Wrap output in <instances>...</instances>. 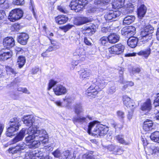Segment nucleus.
I'll return each mask as SVG.
<instances>
[{"instance_id":"1","label":"nucleus","mask_w":159,"mask_h":159,"mask_svg":"<svg viewBox=\"0 0 159 159\" xmlns=\"http://www.w3.org/2000/svg\"><path fill=\"white\" fill-rule=\"evenodd\" d=\"M153 30L154 28L150 25H148L141 31L138 39L134 37H129L127 41L128 45L131 48H134L136 46L138 41L141 43L140 44L146 43L152 38Z\"/></svg>"},{"instance_id":"2","label":"nucleus","mask_w":159,"mask_h":159,"mask_svg":"<svg viewBox=\"0 0 159 159\" xmlns=\"http://www.w3.org/2000/svg\"><path fill=\"white\" fill-rule=\"evenodd\" d=\"M27 134L29 135L25 138L26 143L30 144L35 139L40 140L43 144H46L48 142V136L44 129L38 130L29 128L27 130Z\"/></svg>"},{"instance_id":"3","label":"nucleus","mask_w":159,"mask_h":159,"mask_svg":"<svg viewBox=\"0 0 159 159\" xmlns=\"http://www.w3.org/2000/svg\"><path fill=\"white\" fill-rule=\"evenodd\" d=\"M108 131L107 127L98 123L97 121H94L89 123L88 125V132L92 133L93 134L103 136L106 134Z\"/></svg>"},{"instance_id":"4","label":"nucleus","mask_w":159,"mask_h":159,"mask_svg":"<svg viewBox=\"0 0 159 159\" xmlns=\"http://www.w3.org/2000/svg\"><path fill=\"white\" fill-rule=\"evenodd\" d=\"M40 119L33 115H27L23 117L22 121L26 126L30 127L29 128H32L33 129H38L39 128V125L40 122Z\"/></svg>"},{"instance_id":"5","label":"nucleus","mask_w":159,"mask_h":159,"mask_svg":"<svg viewBox=\"0 0 159 159\" xmlns=\"http://www.w3.org/2000/svg\"><path fill=\"white\" fill-rule=\"evenodd\" d=\"M21 120L20 118L14 117L11 119L9 123L10 127L8 128L6 132L7 136L11 137L15 134L20 126Z\"/></svg>"},{"instance_id":"6","label":"nucleus","mask_w":159,"mask_h":159,"mask_svg":"<svg viewBox=\"0 0 159 159\" xmlns=\"http://www.w3.org/2000/svg\"><path fill=\"white\" fill-rule=\"evenodd\" d=\"M88 3L87 0H73L70 5L71 9L76 12H78L84 7Z\"/></svg>"},{"instance_id":"7","label":"nucleus","mask_w":159,"mask_h":159,"mask_svg":"<svg viewBox=\"0 0 159 159\" xmlns=\"http://www.w3.org/2000/svg\"><path fill=\"white\" fill-rule=\"evenodd\" d=\"M44 151L45 149L43 148L27 152L25 155V158L26 159H40L43 155Z\"/></svg>"},{"instance_id":"8","label":"nucleus","mask_w":159,"mask_h":159,"mask_svg":"<svg viewBox=\"0 0 159 159\" xmlns=\"http://www.w3.org/2000/svg\"><path fill=\"white\" fill-rule=\"evenodd\" d=\"M23 11L21 9H16L10 12L8 18L10 21L15 22L20 19L23 16Z\"/></svg>"},{"instance_id":"9","label":"nucleus","mask_w":159,"mask_h":159,"mask_svg":"<svg viewBox=\"0 0 159 159\" xmlns=\"http://www.w3.org/2000/svg\"><path fill=\"white\" fill-rule=\"evenodd\" d=\"M93 82L92 85H93L96 89L99 91L104 88L108 83L104 77L100 76L94 80Z\"/></svg>"},{"instance_id":"10","label":"nucleus","mask_w":159,"mask_h":159,"mask_svg":"<svg viewBox=\"0 0 159 159\" xmlns=\"http://www.w3.org/2000/svg\"><path fill=\"white\" fill-rule=\"evenodd\" d=\"M73 54L79 61H83L85 60L86 57L85 51L83 48L77 47L73 52Z\"/></svg>"},{"instance_id":"11","label":"nucleus","mask_w":159,"mask_h":159,"mask_svg":"<svg viewBox=\"0 0 159 159\" xmlns=\"http://www.w3.org/2000/svg\"><path fill=\"white\" fill-rule=\"evenodd\" d=\"M125 47L121 43L117 44L108 48L109 52L111 54L119 55L124 52Z\"/></svg>"},{"instance_id":"12","label":"nucleus","mask_w":159,"mask_h":159,"mask_svg":"<svg viewBox=\"0 0 159 159\" xmlns=\"http://www.w3.org/2000/svg\"><path fill=\"white\" fill-rule=\"evenodd\" d=\"M121 12L119 11H114L111 10L106 13L104 17L106 20H116L120 15Z\"/></svg>"},{"instance_id":"13","label":"nucleus","mask_w":159,"mask_h":159,"mask_svg":"<svg viewBox=\"0 0 159 159\" xmlns=\"http://www.w3.org/2000/svg\"><path fill=\"white\" fill-rule=\"evenodd\" d=\"M136 29L134 26L125 27L122 29L121 33L123 35L127 37L133 36L135 33Z\"/></svg>"},{"instance_id":"14","label":"nucleus","mask_w":159,"mask_h":159,"mask_svg":"<svg viewBox=\"0 0 159 159\" xmlns=\"http://www.w3.org/2000/svg\"><path fill=\"white\" fill-rule=\"evenodd\" d=\"M123 100L124 104L131 110H134L136 106L133 101L127 95H125L123 96Z\"/></svg>"},{"instance_id":"15","label":"nucleus","mask_w":159,"mask_h":159,"mask_svg":"<svg viewBox=\"0 0 159 159\" xmlns=\"http://www.w3.org/2000/svg\"><path fill=\"white\" fill-rule=\"evenodd\" d=\"M93 119L92 117L89 115H87L86 117L81 116H78L75 117L73 119V121L74 123H77L80 124H83L84 123H86L88 121V120H91Z\"/></svg>"},{"instance_id":"16","label":"nucleus","mask_w":159,"mask_h":159,"mask_svg":"<svg viewBox=\"0 0 159 159\" xmlns=\"http://www.w3.org/2000/svg\"><path fill=\"white\" fill-rule=\"evenodd\" d=\"M26 148V145L24 142H21L15 147L10 148L8 151L9 153L15 154L24 150Z\"/></svg>"},{"instance_id":"17","label":"nucleus","mask_w":159,"mask_h":159,"mask_svg":"<svg viewBox=\"0 0 159 159\" xmlns=\"http://www.w3.org/2000/svg\"><path fill=\"white\" fill-rule=\"evenodd\" d=\"M98 91L93 85H91L86 91L85 94L87 96L90 97L91 98H94L96 96Z\"/></svg>"},{"instance_id":"18","label":"nucleus","mask_w":159,"mask_h":159,"mask_svg":"<svg viewBox=\"0 0 159 159\" xmlns=\"http://www.w3.org/2000/svg\"><path fill=\"white\" fill-rule=\"evenodd\" d=\"M54 93L57 96L65 94L67 92L66 88L61 85H58L53 89Z\"/></svg>"},{"instance_id":"19","label":"nucleus","mask_w":159,"mask_h":159,"mask_svg":"<svg viewBox=\"0 0 159 159\" xmlns=\"http://www.w3.org/2000/svg\"><path fill=\"white\" fill-rule=\"evenodd\" d=\"M26 129H22L19 133L18 134L11 140V143L14 144L21 141L25 136Z\"/></svg>"},{"instance_id":"20","label":"nucleus","mask_w":159,"mask_h":159,"mask_svg":"<svg viewBox=\"0 0 159 159\" xmlns=\"http://www.w3.org/2000/svg\"><path fill=\"white\" fill-rule=\"evenodd\" d=\"M96 28V26L93 25L90 26H86L83 29L82 32L86 36L91 35L95 32Z\"/></svg>"},{"instance_id":"21","label":"nucleus","mask_w":159,"mask_h":159,"mask_svg":"<svg viewBox=\"0 0 159 159\" xmlns=\"http://www.w3.org/2000/svg\"><path fill=\"white\" fill-rule=\"evenodd\" d=\"M107 149L109 151L112 152L113 153L115 154H120L123 152L121 147L114 145L108 146Z\"/></svg>"},{"instance_id":"22","label":"nucleus","mask_w":159,"mask_h":159,"mask_svg":"<svg viewBox=\"0 0 159 159\" xmlns=\"http://www.w3.org/2000/svg\"><path fill=\"white\" fill-rule=\"evenodd\" d=\"M15 44L14 39L11 37L5 38L3 42V45L7 48H9L14 46Z\"/></svg>"},{"instance_id":"23","label":"nucleus","mask_w":159,"mask_h":159,"mask_svg":"<svg viewBox=\"0 0 159 159\" xmlns=\"http://www.w3.org/2000/svg\"><path fill=\"white\" fill-rule=\"evenodd\" d=\"M29 38V36L27 34L25 33H22L18 36L17 40L20 44L25 45L26 44Z\"/></svg>"},{"instance_id":"24","label":"nucleus","mask_w":159,"mask_h":159,"mask_svg":"<svg viewBox=\"0 0 159 159\" xmlns=\"http://www.w3.org/2000/svg\"><path fill=\"white\" fill-rule=\"evenodd\" d=\"M153 122L151 120H147L143 123V129L145 132H148L153 129Z\"/></svg>"},{"instance_id":"25","label":"nucleus","mask_w":159,"mask_h":159,"mask_svg":"<svg viewBox=\"0 0 159 159\" xmlns=\"http://www.w3.org/2000/svg\"><path fill=\"white\" fill-rule=\"evenodd\" d=\"M152 104L150 99H147L146 101L144 102L141 105V109L143 111H150L152 109Z\"/></svg>"},{"instance_id":"26","label":"nucleus","mask_w":159,"mask_h":159,"mask_svg":"<svg viewBox=\"0 0 159 159\" xmlns=\"http://www.w3.org/2000/svg\"><path fill=\"white\" fill-rule=\"evenodd\" d=\"M90 71L87 69H83L80 71V78L83 80L89 77L91 75Z\"/></svg>"},{"instance_id":"27","label":"nucleus","mask_w":159,"mask_h":159,"mask_svg":"<svg viewBox=\"0 0 159 159\" xmlns=\"http://www.w3.org/2000/svg\"><path fill=\"white\" fill-rule=\"evenodd\" d=\"M108 37L109 42L111 43H115L118 42L120 39V36L115 33L111 34Z\"/></svg>"},{"instance_id":"28","label":"nucleus","mask_w":159,"mask_h":159,"mask_svg":"<svg viewBox=\"0 0 159 159\" xmlns=\"http://www.w3.org/2000/svg\"><path fill=\"white\" fill-rule=\"evenodd\" d=\"M56 22L59 24L66 23L68 20V17L64 15H59L55 18Z\"/></svg>"},{"instance_id":"29","label":"nucleus","mask_w":159,"mask_h":159,"mask_svg":"<svg viewBox=\"0 0 159 159\" xmlns=\"http://www.w3.org/2000/svg\"><path fill=\"white\" fill-rule=\"evenodd\" d=\"M147 8L144 5H142L138 9V15L139 19L143 17L146 12Z\"/></svg>"},{"instance_id":"30","label":"nucleus","mask_w":159,"mask_h":159,"mask_svg":"<svg viewBox=\"0 0 159 159\" xmlns=\"http://www.w3.org/2000/svg\"><path fill=\"white\" fill-rule=\"evenodd\" d=\"M74 109L75 112L77 114H79L84 111L82 104L80 102L77 103L74 105Z\"/></svg>"},{"instance_id":"31","label":"nucleus","mask_w":159,"mask_h":159,"mask_svg":"<svg viewBox=\"0 0 159 159\" xmlns=\"http://www.w3.org/2000/svg\"><path fill=\"white\" fill-rule=\"evenodd\" d=\"M135 17L134 16H127L125 17L123 21L124 25H128L133 23L135 20Z\"/></svg>"},{"instance_id":"32","label":"nucleus","mask_w":159,"mask_h":159,"mask_svg":"<svg viewBox=\"0 0 159 159\" xmlns=\"http://www.w3.org/2000/svg\"><path fill=\"white\" fill-rule=\"evenodd\" d=\"M62 157L65 159H75L74 154L70 152L69 150H66L63 152Z\"/></svg>"},{"instance_id":"33","label":"nucleus","mask_w":159,"mask_h":159,"mask_svg":"<svg viewBox=\"0 0 159 159\" xmlns=\"http://www.w3.org/2000/svg\"><path fill=\"white\" fill-rule=\"evenodd\" d=\"M88 21L86 18L78 17L74 21V24L76 25H80Z\"/></svg>"},{"instance_id":"34","label":"nucleus","mask_w":159,"mask_h":159,"mask_svg":"<svg viewBox=\"0 0 159 159\" xmlns=\"http://www.w3.org/2000/svg\"><path fill=\"white\" fill-rule=\"evenodd\" d=\"M152 141L159 143V131H155L152 133L150 136Z\"/></svg>"},{"instance_id":"35","label":"nucleus","mask_w":159,"mask_h":159,"mask_svg":"<svg viewBox=\"0 0 159 159\" xmlns=\"http://www.w3.org/2000/svg\"><path fill=\"white\" fill-rule=\"evenodd\" d=\"M74 98L71 96L66 95L63 98V100L66 105V107H68L74 100Z\"/></svg>"},{"instance_id":"36","label":"nucleus","mask_w":159,"mask_h":159,"mask_svg":"<svg viewBox=\"0 0 159 159\" xmlns=\"http://www.w3.org/2000/svg\"><path fill=\"white\" fill-rule=\"evenodd\" d=\"M157 153H159V147L151 146L148 148L147 153L148 155H150Z\"/></svg>"},{"instance_id":"37","label":"nucleus","mask_w":159,"mask_h":159,"mask_svg":"<svg viewBox=\"0 0 159 159\" xmlns=\"http://www.w3.org/2000/svg\"><path fill=\"white\" fill-rule=\"evenodd\" d=\"M12 55L10 52H5L0 54V61H4L10 58Z\"/></svg>"},{"instance_id":"38","label":"nucleus","mask_w":159,"mask_h":159,"mask_svg":"<svg viewBox=\"0 0 159 159\" xmlns=\"http://www.w3.org/2000/svg\"><path fill=\"white\" fill-rule=\"evenodd\" d=\"M26 59L25 57L23 56H19L18 58L17 64L20 68H22L25 63Z\"/></svg>"},{"instance_id":"39","label":"nucleus","mask_w":159,"mask_h":159,"mask_svg":"<svg viewBox=\"0 0 159 159\" xmlns=\"http://www.w3.org/2000/svg\"><path fill=\"white\" fill-rule=\"evenodd\" d=\"M51 45L50 46L46 51V52H49L54 50L58 48L57 45V43L56 41H51Z\"/></svg>"},{"instance_id":"40","label":"nucleus","mask_w":159,"mask_h":159,"mask_svg":"<svg viewBox=\"0 0 159 159\" xmlns=\"http://www.w3.org/2000/svg\"><path fill=\"white\" fill-rule=\"evenodd\" d=\"M38 140H34L30 144H29L28 146L29 148H38L41 144L40 141H41Z\"/></svg>"},{"instance_id":"41","label":"nucleus","mask_w":159,"mask_h":159,"mask_svg":"<svg viewBox=\"0 0 159 159\" xmlns=\"http://www.w3.org/2000/svg\"><path fill=\"white\" fill-rule=\"evenodd\" d=\"M151 53V49L148 48L146 49L141 51L138 53L139 55H143L145 57H148Z\"/></svg>"},{"instance_id":"42","label":"nucleus","mask_w":159,"mask_h":159,"mask_svg":"<svg viewBox=\"0 0 159 159\" xmlns=\"http://www.w3.org/2000/svg\"><path fill=\"white\" fill-rule=\"evenodd\" d=\"M116 140L120 143L125 144V145H128L130 143L129 142H126L125 141L123 138V136L122 135H118L116 137Z\"/></svg>"},{"instance_id":"43","label":"nucleus","mask_w":159,"mask_h":159,"mask_svg":"<svg viewBox=\"0 0 159 159\" xmlns=\"http://www.w3.org/2000/svg\"><path fill=\"white\" fill-rule=\"evenodd\" d=\"M118 70L119 71V73L120 75V82L121 83L124 84L125 83L123 81V75L124 72L125 71V68L122 67H119Z\"/></svg>"},{"instance_id":"44","label":"nucleus","mask_w":159,"mask_h":159,"mask_svg":"<svg viewBox=\"0 0 159 159\" xmlns=\"http://www.w3.org/2000/svg\"><path fill=\"white\" fill-rule=\"evenodd\" d=\"M101 44L104 46H106L108 44L109 39L108 37L103 36L100 39Z\"/></svg>"},{"instance_id":"45","label":"nucleus","mask_w":159,"mask_h":159,"mask_svg":"<svg viewBox=\"0 0 159 159\" xmlns=\"http://www.w3.org/2000/svg\"><path fill=\"white\" fill-rule=\"evenodd\" d=\"M126 8H127V13H131L134 10V5L132 3L129 2L126 4Z\"/></svg>"},{"instance_id":"46","label":"nucleus","mask_w":159,"mask_h":159,"mask_svg":"<svg viewBox=\"0 0 159 159\" xmlns=\"http://www.w3.org/2000/svg\"><path fill=\"white\" fill-rule=\"evenodd\" d=\"M111 0H95L94 2L97 4L102 5L103 4H106L110 2Z\"/></svg>"},{"instance_id":"47","label":"nucleus","mask_w":159,"mask_h":159,"mask_svg":"<svg viewBox=\"0 0 159 159\" xmlns=\"http://www.w3.org/2000/svg\"><path fill=\"white\" fill-rule=\"evenodd\" d=\"M57 83V82L54 80H50L49 81L48 90H50Z\"/></svg>"},{"instance_id":"48","label":"nucleus","mask_w":159,"mask_h":159,"mask_svg":"<svg viewBox=\"0 0 159 159\" xmlns=\"http://www.w3.org/2000/svg\"><path fill=\"white\" fill-rule=\"evenodd\" d=\"M117 115L118 117L120 120H123L125 117L124 113L121 111H117Z\"/></svg>"},{"instance_id":"49","label":"nucleus","mask_w":159,"mask_h":159,"mask_svg":"<svg viewBox=\"0 0 159 159\" xmlns=\"http://www.w3.org/2000/svg\"><path fill=\"white\" fill-rule=\"evenodd\" d=\"M17 90L19 91L22 92L27 94H30V92L26 88L19 87L18 88Z\"/></svg>"},{"instance_id":"50","label":"nucleus","mask_w":159,"mask_h":159,"mask_svg":"<svg viewBox=\"0 0 159 159\" xmlns=\"http://www.w3.org/2000/svg\"><path fill=\"white\" fill-rule=\"evenodd\" d=\"M6 71L7 72V74H11V73L12 74H15L16 73L14 70L10 66H6Z\"/></svg>"},{"instance_id":"51","label":"nucleus","mask_w":159,"mask_h":159,"mask_svg":"<svg viewBox=\"0 0 159 159\" xmlns=\"http://www.w3.org/2000/svg\"><path fill=\"white\" fill-rule=\"evenodd\" d=\"M24 3V0H13V3L14 5H23Z\"/></svg>"},{"instance_id":"52","label":"nucleus","mask_w":159,"mask_h":159,"mask_svg":"<svg viewBox=\"0 0 159 159\" xmlns=\"http://www.w3.org/2000/svg\"><path fill=\"white\" fill-rule=\"evenodd\" d=\"M55 103L56 105L60 107H66V105H65L64 102L61 101L60 100H58L55 102Z\"/></svg>"},{"instance_id":"53","label":"nucleus","mask_w":159,"mask_h":159,"mask_svg":"<svg viewBox=\"0 0 159 159\" xmlns=\"http://www.w3.org/2000/svg\"><path fill=\"white\" fill-rule=\"evenodd\" d=\"M83 157L84 159H95L94 156L91 154H84Z\"/></svg>"},{"instance_id":"54","label":"nucleus","mask_w":159,"mask_h":159,"mask_svg":"<svg viewBox=\"0 0 159 159\" xmlns=\"http://www.w3.org/2000/svg\"><path fill=\"white\" fill-rule=\"evenodd\" d=\"M116 91V88L115 86H113L109 88L108 90V94H112Z\"/></svg>"},{"instance_id":"55","label":"nucleus","mask_w":159,"mask_h":159,"mask_svg":"<svg viewBox=\"0 0 159 159\" xmlns=\"http://www.w3.org/2000/svg\"><path fill=\"white\" fill-rule=\"evenodd\" d=\"M57 9L59 11L62 13H66L68 12L67 10L63 6H59L58 7Z\"/></svg>"},{"instance_id":"56","label":"nucleus","mask_w":159,"mask_h":159,"mask_svg":"<svg viewBox=\"0 0 159 159\" xmlns=\"http://www.w3.org/2000/svg\"><path fill=\"white\" fill-rule=\"evenodd\" d=\"M53 155L55 157L57 158L59 157L61 155V153L60 151L58 149L56 150L52 153Z\"/></svg>"},{"instance_id":"57","label":"nucleus","mask_w":159,"mask_h":159,"mask_svg":"<svg viewBox=\"0 0 159 159\" xmlns=\"http://www.w3.org/2000/svg\"><path fill=\"white\" fill-rule=\"evenodd\" d=\"M73 26L70 25H67L62 27L63 30H64V31L66 32L69 29H71Z\"/></svg>"},{"instance_id":"58","label":"nucleus","mask_w":159,"mask_h":159,"mask_svg":"<svg viewBox=\"0 0 159 159\" xmlns=\"http://www.w3.org/2000/svg\"><path fill=\"white\" fill-rule=\"evenodd\" d=\"M154 104L156 107L159 106V93L157 94V98L155 100Z\"/></svg>"},{"instance_id":"59","label":"nucleus","mask_w":159,"mask_h":159,"mask_svg":"<svg viewBox=\"0 0 159 159\" xmlns=\"http://www.w3.org/2000/svg\"><path fill=\"white\" fill-rule=\"evenodd\" d=\"M133 110H131L130 111L128 112V114L127 115V118L129 120H130L132 118Z\"/></svg>"},{"instance_id":"60","label":"nucleus","mask_w":159,"mask_h":159,"mask_svg":"<svg viewBox=\"0 0 159 159\" xmlns=\"http://www.w3.org/2000/svg\"><path fill=\"white\" fill-rule=\"evenodd\" d=\"M101 31L102 32L106 33L110 31L109 28L103 27L102 28Z\"/></svg>"},{"instance_id":"61","label":"nucleus","mask_w":159,"mask_h":159,"mask_svg":"<svg viewBox=\"0 0 159 159\" xmlns=\"http://www.w3.org/2000/svg\"><path fill=\"white\" fill-rule=\"evenodd\" d=\"M78 64V61H74L72 62L71 65L72 67L71 68V69L72 70H73L75 68V66H76Z\"/></svg>"},{"instance_id":"62","label":"nucleus","mask_w":159,"mask_h":159,"mask_svg":"<svg viewBox=\"0 0 159 159\" xmlns=\"http://www.w3.org/2000/svg\"><path fill=\"white\" fill-rule=\"evenodd\" d=\"M152 47L153 49H154V51L157 50L159 46V44L158 43H152Z\"/></svg>"},{"instance_id":"63","label":"nucleus","mask_w":159,"mask_h":159,"mask_svg":"<svg viewBox=\"0 0 159 159\" xmlns=\"http://www.w3.org/2000/svg\"><path fill=\"white\" fill-rule=\"evenodd\" d=\"M84 42L87 45L90 46L91 44V42L88 40L87 38H84Z\"/></svg>"},{"instance_id":"64","label":"nucleus","mask_w":159,"mask_h":159,"mask_svg":"<svg viewBox=\"0 0 159 159\" xmlns=\"http://www.w3.org/2000/svg\"><path fill=\"white\" fill-rule=\"evenodd\" d=\"M40 159H52V157H49L48 155H45L44 154L43 157L40 158Z\"/></svg>"}]
</instances>
